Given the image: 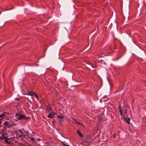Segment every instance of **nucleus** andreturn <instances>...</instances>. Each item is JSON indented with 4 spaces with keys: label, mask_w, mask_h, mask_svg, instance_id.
Masks as SVG:
<instances>
[{
    "label": "nucleus",
    "mask_w": 146,
    "mask_h": 146,
    "mask_svg": "<svg viewBox=\"0 0 146 146\" xmlns=\"http://www.w3.org/2000/svg\"><path fill=\"white\" fill-rule=\"evenodd\" d=\"M34 95L35 96V97L36 99L38 98V96L36 94H35H35H34Z\"/></svg>",
    "instance_id": "obj_19"
},
{
    "label": "nucleus",
    "mask_w": 146,
    "mask_h": 146,
    "mask_svg": "<svg viewBox=\"0 0 146 146\" xmlns=\"http://www.w3.org/2000/svg\"><path fill=\"white\" fill-rule=\"evenodd\" d=\"M77 133L80 137H83V135L81 134L80 131L77 130Z\"/></svg>",
    "instance_id": "obj_10"
},
{
    "label": "nucleus",
    "mask_w": 146,
    "mask_h": 146,
    "mask_svg": "<svg viewBox=\"0 0 146 146\" xmlns=\"http://www.w3.org/2000/svg\"><path fill=\"white\" fill-rule=\"evenodd\" d=\"M10 139L9 137H5V141L7 143L9 144L11 143V141H10Z\"/></svg>",
    "instance_id": "obj_5"
},
{
    "label": "nucleus",
    "mask_w": 146,
    "mask_h": 146,
    "mask_svg": "<svg viewBox=\"0 0 146 146\" xmlns=\"http://www.w3.org/2000/svg\"><path fill=\"white\" fill-rule=\"evenodd\" d=\"M23 131H24V130H19V132L20 133V134H21L22 132H23Z\"/></svg>",
    "instance_id": "obj_17"
},
{
    "label": "nucleus",
    "mask_w": 146,
    "mask_h": 146,
    "mask_svg": "<svg viewBox=\"0 0 146 146\" xmlns=\"http://www.w3.org/2000/svg\"><path fill=\"white\" fill-rule=\"evenodd\" d=\"M31 140L33 141H36L34 140V139L32 137L31 138Z\"/></svg>",
    "instance_id": "obj_20"
},
{
    "label": "nucleus",
    "mask_w": 146,
    "mask_h": 146,
    "mask_svg": "<svg viewBox=\"0 0 146 146\" xmlns=\"http://www.w3.org/2000/svg\"><path fill=\"white\" fill-rule=\"evenodd\" d=\"M7 114L6 112L4 111L2 112V113L0 114V120H1L3 119L4 117L6 116ZM7 114H9L7 113Z\"/></svg>",
    "instance_id": "obj_4"
},
{
    "label": "nucleus",
    "mask_w": 146,
    "mask_h": 146,
    "mask_svg": "<svg viewBox=\"0 0 146 146\" xmlns=\"http://www.w3.org/2000/svg\"><path fill=\"white\" fill-rule=\"evenodd\" d=\"M5 135H7L8 137H9L10 139H13L14 137V133L12 131L9 132L7 134H5Z\"/></svg>",
    "instance_id": "obj_2"
},
{
    "label": "nucleus",
    "mask_w": 146,
    "mask_h": 146,
    "mask_svg": "<svg viewBox=\"0 0 146 146\" xmlns=\"http://www.w3.org/2000/svg\"><path fill=\"white\" fill-rule=\"evenodd\" d=\"M127 111L125 110V111H124V116H125V117H127V116H126V114H127Z\"/></svg>",
    "instance_id": "obj_15"
},
{
    "label": "nucleus",
    "mask_w": 146,
    "mask_h": 146,
    "mask_svg": "<svg viewBox=\"0 0 146 146\" xmlns=\"http://www.w3.org/2000/svg\"><path fill=\"white\" fill-rule=\"evenodd\" d=\"M15 100H19V99L17 98H15Z\"/></svg>",
    "instance_id": "obj_23"
},
{
    "label": "nucleus",
    "mask_w": 146,
    "mask_h": 146,
    "mask_svg": "<svg viewBox=\"0 0 146 146\" xmlns=\"http://www.w3.org/2000/svg\"><path fill=\"white\" fill-rule=\"evenodd\" d=\"M57 116L59 118L62 119H63V118H64V117L63 116H61L58 115Z\"/></svg>",
    "instance_id": "obj_14"
},
{
    "label": "nucleus",
    "mask_w": 146,
    "mask_h": 146,
    "mask_svg": "<svg viewBox=\"0 0 146 146\" xmlns=\"http://www.w3.org/2000/svg\"><path fill=\"white\" fill-rule=\"evenodd\" d=\"M120 107L121 106L120 105L119 107V112L120 113V115L122 116L123 115V111L122 110L120 109Z\"/></svg>",
    "instance_id": "obj_12"
},
{
    "label": "nucleus",
    "mask_w": 146,
    "mask_h": 146,
    "mask_svg": "<svg viewBox=\"0 0 146 146\" xmlns=\"http://www.w3.org/2000/svg\"><path fill=\"white\" fill-rule=\"evenodd\" d=\"M26 135V133H24V132H22V133L20 135V137H23V138L25 137Z\"/></svg>",
    "instance_id": "obj_9"
},
{
    "label": "nucleus",
    "mask_w": 146,
    "mask_h": 146,
    "mask_svg": "<svg viewBox=\"0 0 146 146\" xmlns=\"http://www.w3.org/2000/svg\"><path fill=\"white\" fill-rule=\"evenodd\" d=\"M2 123V121L1 120H0V127H1V125Z\"/></svg>",
    "instance_id": "obj_21"
},
{
    "label": "nucleus",
    "mask_w": 146,
    "mask_h": 146,
    "mask_svg": "<svg viewBox=\"0 0 146 146\" xmlns=\"http://www.w3.org/2000/svg\"><path fill=\"white\" fill-rule=\"evenodd\" d=\"M113 137L114 138H115L116 136H115V133L113 135Z\"/></svg>",
    "instance_id": "obj_22"
},
{
    "label": "nucleus",
    "mask_w": 146,
    "mask_h": 146,
    "mask_svg": "<svg viewBox=\"0 0 146 146\" xmlns=\"http://www.w3.org/2000/svg\"><path fill=\"white\" fill-rule=\"evenodd\" d=\"M5 122H7V123H8L9 124L15 123L12 119H10L8 121H5Z\"/></svg>",
    "instance_id": "obj_8"
},
{
    "label": "nucleus",
    "mask_w": 146,
    "mask_h": 146,
    "mask_svg": "<svg viewBox=\"0 0 146 146\" xmlns=\"http://www.w3.org/2000/svg\"><path fill=\"white\" fill-rule=\"evenodd\" d=\"M2 131L1 132H0V135L2 134Z\"/></svg>",
    "instance_id": "obj_24"
},
{
    "label": "nucleus",
    "mask_w": 146,
    "mask_h": 146,
    "mask_svg": "<svg viewBox=\"0 0 146 146\" xmlns=\"http://www.w3.org/2000/svg\"><path fill=\"white\" fill-rule=\"evenodd\" d=\"M3 125H5L6 126L9 128H10L13 126L14 125H15V124H9L8 123H7V122H5L3 123Z\"/></svg>",
    "instance_id": "obj_3"
},
{
    "label": "nucleus",
    "mask_w": 146,
    "mask_h": 146,
    "mask_svg": "<svg viewBox=\"0 0 146 146\" xmlns=\"http://www.w3.org/2000/svg\"><path fill=\"white\" fill-rule=\"evenodd\" d=\"M4 135H5V134H3L0 137V139H1V140H2L3 139H5V137H4Z\"/></svg>",
    "instance_id": "obj_13"
},
{
    "label": "nucleus",
    "mask_w": 146,
    "mask_h": 146,
    "mask_svg": "<svg viewBox=\"0 0 146 146\" xmlns=\"http://www.w3.org/2000/svg\"><path fill=\"white\" fill-rule=\"evenodd\" d=\"M34 94H35V93L32 92H29L27 94H25L28 95V96H33L34 95Z\"/></svg>",
    "instance_id": "obj_7"
},
{
    "label": "nucleus",
    "mask_w": 146,
    "mask_h": 146,
    "mask_svg": "<svg viewBox=\"0 0 146 146\" xmlns=\"http://www.w3.org/2000/svg\"><path fill=\"white\" fill-rule=\"evenodd\" d=\"M34 95L35 96V97L36 99L38 98V96L36 94H35H35H34Z\"/></svg>",
    "instance_id": "obj_18"
},
{
    "label": "nucleus",
    "mask_w": 146,
    "mask_h": 146,
    "mask_svg": "<svg viewBox=\"0 0 146 146\" xmlns=\"http://www.w3.org/2000/svg\"><path fill=\"white\" fill-rule=\"evenodd\" d=\"M75 121L76 123L77 124L80 125L81 124V123L79 121Z\"/></svg>",
    "instance_id": "obj_16"
},
{
    "label": "nucleus",
    "mask_w": 146,
    "mask_h": 146,
    "mask_svg": "<svg viewBox=\"0 0 146 146\" xmlns=\"http://www.w3.org/2000/svg\"><path fill=\"white\" fill-rule=\"evenodd\" d=\"M40 139H38V141H39V140H40Z\"/></svg>",
    "instance_id": "obj_25"
},
{
    "label": "nucleus",
    "mask_w": 146,
    "mask_h": 146,
    "mask_svg": "<svg viewBox=\"0 0 146 146\" xmlns=\"http://www.w3.org/2000/svg\"><path fill=\"white\" fill-rule=\"evenodd\" d=\"M53 115H52L51 113H50L48 115H47V117L48 118H53Z\"/></svg>",
    "instance_id": "obj_11"
},
{
    "label": "nucleus",
    "mask_w": 146,
    "mask_h": 146,
    "mask_svg": "<svg viewBox=\"0 0 146 146\" xmlns=\"http://www.w3.org/2000/svg\"><path fill=\"white\" fill-rule=\"evenodd\" d=\"M15 115L16 118L19 120L26 119H28L27 117L24 115H22L19 113H17Z\"/></svg>",
    "instance_id": "obj_1"
},
{
    "label": "nucleus",
    "mask_w": 146,
    "mask_h": 146,
    "mask_svg": "<svg viewBox=\"0 0 146 146\" xmlns=\"http://www.w3.org/2000/svg\"><path fill=\"white\" fill-rule=\"evenodd\" d=\"M124 119L126 121V122L128 124H129L130 122V119L129 117H126L125 116H124Z\"/></svg>",
    "instance_id": "obj_6"
}]
</instances>
